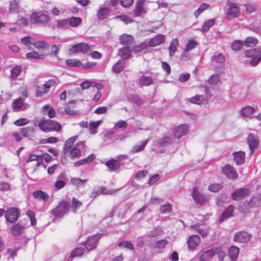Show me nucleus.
<instances>
[{
  "instance_id": "c85d7f7f",
  "label": "nucleus",
  "mask_w": 261,
  "mask_h": 261,
  "mask_svg": "<svg viewBox=\"0 0 261 261\" xmlns=\"http://www.w3.org/2000/svg\"><path fill=\"white\" fill-rule=\"evenodd\" d=\"M133 37L129 35L123 34L119 37V41L121 44L123 45H130L133 43Z\"/></svg>"
},
{
  "instance_id": "39448f33",
  "label": "nucleus",
  "mask_w": 261,
  "mask_h": 261,
  "mask_svg": "<svg viewBox=\"0 0 261 261\" xmlns=\"http://www.w3.org/2000/svg\"><path fill=\"white\" fill-rule=\"evenodd\" d=\"M69 208L68 202L65 200H62L58 205L51 211V213L56 218H61L67 213Z\"/></svg>"
},
{
  "instance_id": "a19ab883",
  "label": "nucleus",
  "mask_w": 261,
  "mask_h": 261,
  "mask_svg": "<svg viewBox=\"0 0 261 261\" xmlns=\"http://www.w3.org/2000/svg\"><path fill=\"white\" fill-rule=\"evenodd\" d=\"M245 8V11L248 14H251L255 12L257 10L256 5L252 3L245 4L242 5Z\"/></svg>"
},
{
  "instance_id": "2eb2a0df",
  "label": "nucleus",
  "mask_w": 261,
  "mask_h": 261,
  "mask_svg": "<svg viewBox=\"0 0 261 261\" xmlns=\"http://www.w3.org/2000/svg\"><path fill=\"white\" fill-rule=\"evenodd\" d=\"M250 239V235L245 231H240L236 233L234 236V241L240 243H246Z\"/></svg>"
},
{
  "instance_id": "3c124183",
  "label": "nucleus",
  "mask_w": 261,
  "mask_h": 261,
  "mask_svg": "<svg viewBox=\"0 0 261 261\" xmlns=\"http://www.w3.org/2000/svg\"><path fill=\"white\" fill-rule=\"evenodd\" d=\"M101 123V121H97L95 122H90L89 123V129L91 134H95L97 128L100 125Z\"/></svg>"
},
{
  "instance_id": "680f3d73",
  "label": "nucleus",
  "mask_w": 261,
  "mask_h": 261,
  "mask_svg": "<svg viewBox=\"0 0 261 261\" xmlns=\"http://www.w3.org/2000/svg\"><path fill=\"white\" fill-rule=\"evenodd\" d=\"M27 215L30 218L31 224L32 226H35L36 225V220L35 218V214L34 212L29 210L27 212Z\"/></svg>"
},
{
  "instance_id": "603ef678",
  "label": "nucleus",
  "mask_w": 261,
  "mask_h": 261,
  "mask_svg": "<svg viewBox=\"0 0 261 261\" xmlns=\"http://www.w3.org/2000/svg\"><path fill=\"white\" fill-rule=\"evenodd\" d=\"M244 45V42L240 40H235L232 43L231 47L232 50L237 51L241 49Z\"/></svg>"
},
{
  "instance_id": "2f4dec72",
  "label": "nucleus",
  "mask_w": 261,
  "mask_h": 261,
  "mask_svg": "<svg viewBox=\"0 0 261 261\" xmlns=\"http://www.w3.org/2000/svg\"><path fill=\"white\" fill-rule=\"evenodd\" d=\"M65 179V175L64 173L60 174L58 177V180L55 182L54 186L56 189L60 190L66 185V182L61 179Z\"/></svg>"
},
{
  "instance_id": "5fc2aeb1",
  "label": "nucleus",
  "mask_w": 261,
  "mask_h": 261,
  "mask_svg": "<svg viewBox=\"0 0 261 261\" xmlns=\"http://www.w3.org/2000/svg\"><path fill=\"white\" fill-rule=\"evenodd\" d=\"M168 244V241L167 240L165 239H162L156 241L154 243V247L159 249H163L167 246Z\"/></svg>"
},
{
  "instance_id": "cd10ccee",
  "label": "nucleus",
  "mask_w": 261,
  "mask_h": 261,
  "mask_svg": "<svg viewBox=\"0 0 261 261\" xmlns=\"http://www.w3.org/2000/svg\"><path fill=\"white\" fill-rule=\"evenodd\" d=\"M228 255L231 261H236L239 253V248L232 246L228 249Z\"/></svg>"
},
{
  "instance_id": "1a4fd4ad",
  "label": "nucleus",
  "mask_w": 261,
  "mask_h": 261,
  "mask_svg": "<svg viewBox=\"0 0 261 261\" xmlns=\"http://www.w3.org/2000/svg\"><path fill=\"white\" fill-rule=\"evenodd\" d=\"M250 192V190L248 188H240L232 193L231 198L233 200L239 201L248 195Z\"/></svg>"
},
{
  "instance_id": "6e6d98bb",
  "label": "nucleus",
  "mask_w": 261,
  "mask_h": 261,
  "mask_svg": "<svg viewBox=\"0 0 261 261\" xmlns=\"http://www.w3.org/2000/svg\"><path fill=\"white\" fill-rule=\"evenodd\" d=\"M85 252V248L83 247H77L75 248L71 254V257L81 256Z\"/></svg>"
},
{
  "instance_id": "e433bc0d",
  "label": "nucleus",
  "mask_w": 261,
  "mask_h": 261,
  "mask_svg": "<svg viewBox=\"0 0 261 261\" xmlns=\"http://www.w3.org/2000/svg\"><path fill=\"white\" fill-rule=\"evenodd\" d=\"M215 19H211L205 21L200 30L203 33L208 31V30L215 24Z\"/></svg>"
},
{
  "instance_id": "052dcab7",
  "label": "nucleus",
  "mask_w": 261,
  "mask_h": 261,
  "mask_svg": "<svg viewBox=\"0 0 261 261\" xmlns=\"http://www.w3.org/2000/svg\"><path fill=\"white\" fill-rule=\"evenodd\" d=\"M119 247H123L132 250H134V245L128 241H122L119 244Z\"/></svg>"
},
{
  "instance_id": "f3484780",
  "label": "nucleus",
  "mask_w": 261,
  "mask_h": 261,
  "mask_svg": "<svg viewBox=\"0 0 261 261\" xmlns=\"http://www.w3.org/2000/svg\"><path fill=\"white\" fill-rule=\"evenodd\" d=\"M208 97L203 95H196L191 98H188V101L192 103L201 105L207 101Z\"/></svg>"
},
{
  "instance_id": "423d86ee",
  "label": "nucleus",
  "mask_w": 261,
  "mask_h": 261,
  "mask_svg": "<svg viewBox=\"0 0 261 261\" xmlns=\"http://www.w3.org/2000/svg\"><path fill=\"white\" fill-rule=\"evenodd\" d=\"M49 20V17L47 13L42 12H34L30 17V21L32 23L43 24Z\"/></svg>"
},
{
  "instance_id": "a878e982",
  "label": "nucleus",
  "mask_w": 261,
  "mask_h": 261,
  "mask_svg": "<svg viewBox=\"0 0 261 261\" xmlns=\"http://www.w3.org/2000/svg\"><path fill=\"white\" fill-rule=\"evenodd\" d=\"M19 132L24 137L33 136L35 129L33 126H27L19 129Z\"/></svg>"
},
{
  "instance_id": "aec40b11",
  "label": "nucleus",
  "mask_w": 261,
  "mask_h": 261,
  "mask_svg": "<svg viewBox=\"0 0 261 261\" xmlns=\"http://www.w3.org/2000/svg\"><path fill=\"white\" fill-rule=\"evenodd\" d=\"M105 165L108 167L110 171H117L119 169L120 167V163L119 161L113 159L106 161Z\"/></svg>"
},
{
  "instance_id": "6e6552de",
  "label": "nucleus",
  "mask_w": 261,
  "mask_h": 261,
  "mask_svg": "<svg viewBox=\"0 0 261 261\" xmlns=\"http://www.w3.org/2000/svg\"><path fill=\"white\" fill-rule=\"evenodd\" d=\"M101 234H97L92 236L84 243V245L88 251L94 249L97 246L98 240L101 238Z\"/></svg>"
},
{
  "instance_id": "f8f14e48",
  "label": "nucleus",
  "mask_w": 261,
  "mask_h": 261,
  "mask_svg": "<svg viewBox=\"0 0 261 261\" xmlns=\"http://www.w3.org/2000/svg\"><path fill=\"white\" fill-rule=\"evenodd\" d=\"M200 238L197 235L191 236L187 240L189 250H194L199 244Z\"/></svg>"
},
{
  "instance_id": "c756f323",
  "label": "nucleus",
  "mask_w": 261,
  "mask_h": 261,
  "mask_svg": "<svg viewBox=\"0 0 261 261\" xmlns=\"http://www.w3.org/2000/svg\"><path fill=\"white\" fill-rule=\"evenodd\" d=\"M152 84L153 81L149 76H142L139 80V85L140 87L149 86Z\"/></svg>"
},
{
  "instance_id": "473e14b6",
  "label": "nucleus",
  "mask_w": 261,
  "mask_h": 261,
  "mask_svg": "<svg viewBox=\"0 0 261 261\" xmlns=\"http://www.w3.org/2000/svg\"><path fill=\"white\" fill-rule=\"evenodd\" d=\"M119 56L122 58L123 60L128 58L131 55V50L128 46L124 47L119 50Z\"/></svg>"
},
{
  "instance_id": "13d9d810",
  "label": "nucleus",
  "mask_w": 261,
  "mask_h": 261,
  "mask_svg": "<svg viewBox=\"0 0 261 261\" xmlns=\"http://www.w3.org/2000/svg\"><path fill=\"white\" fill-rule=\"evenodd\" d=\"M215 255L217 254L219 257V261H223L225 256V253L220 247H215Z\"/></svg>"
},
{
  "instance_id": "79ce46f5",
  "label": "nucleus",
  "mask_w": 261,
  "mask_h": 261,
  "mask_svg": "<svg viewBox=\"0 0 261 261\" xmlns=\"http://www.w3.org/2000/svg\"><path fill=\"white\" fill-rule=\"evenodd\" d=\"M57 26L58 28L66 29L69 28V21L68 19H64L57 21Z\"/></svg>"
},
{
  "instance_id": "bb28decb",
  "label": "nucleus",
  "mask_w": 261,
  "mask_h": 261,
  "mask_svg": "<svg viewBox=\"0 0 261 261\" xmlns=\"http://www.w3.org/2000/svg\"><path fill=\"white\" fill-rule=\"evenodd\" d=\"M33 196L36 199L43 200L44 201H47L49 198V195L47 193L41 190L34 191L33 193Z\"/></svg>"
},
{
  "instance_id": "37998d69",
  "label": "nucleus",
  "mask_w": 261,
  "mask_h": 261,
  "mask_svg": "<svg viewBox=\"0 0 261 261\" xmlns=\"http://www.w3.org/2000/svg\"><path fill=\"white\" fill-rule=\"evenodd\" d=\"M21 71V67L17 65L14 67L11 70V76L12 79H15L20 74Z\"/></svg>"
},
{
  "instance_id": "49530a36",
  "label": "nucleus",
  "mask_w": 261,
  "mask_h": 261,
  "mask_svg": "<svg viewBox=\"0 0 261 261\" xmlns=\"http://www.w3.org/2000/svg\"><path fill=\"white\" fill-rule=\"evenodd\" d=\"M148 43L146 42H142L140 44H139L137 45H135L133 48V51L134 53H139L147 47Z\"/></svg>"
},
{
  "instance_id": "8fccbe9b",
  "label": "nucleus",
  "mask_w": 261,
  "mask_h": 261,
  "mask_svg": "<svg viewBox=\"0 0 261 261\" xmlns=\"http://www.w3.org/2000/svg\"><path fill=\"white\" fill-rule=\"evenodd\" d=\"M172 206L170 203L161 205L160 206V212L162 214H168L172 211Z\"/></svg>"
},
{
  "instance_id": "ddd939ff",
  "label": "nucleus",
  "mask_w": 261,
  "mask_h": 261,
  "mask_svg": "<svg viewBox=\"0 0 261 261\" xmlns=\"http://www.w3.org/2000/svg\"><path fill=\"white\" fill-rule=\"evenodd\" d=\"M215 247L199 253V261H209L215 255Z\"/></svg>"
},
{
  "instance_id": "a18cd8bd",
  "label": "nucleus",
  "mask_w": 261,
  "mask_h": 261,
  "mask_svg": "<svg viewBox=\"0 0 261 261\" xmlns=\"http://www.w3.org/2000/svg\"><path fill=\"white\" fill-rule=\"evenodd\" d=\"M65 63L69 67H80L82 65V62L76 59L66 60Z\"/></svg>"
},
{
  "instance_id": "9d476101",
  "label": "nucleus",
  "mask_w": 261,
  "mask_h": 261,
  "mask_svg": "<svg viewBox=\"0 0 261 261\" xmlns=\"http://www.w3.org/2000/svg\"><path fill=\"white\" fill-rule=\"evenodd\" d=\"M192 197L196 204L199 205H202L207 201V198L202 194L200 193L196 188L193 189Z\"/></svg>"
},
{
  "instance_id": "7c9ffc66",
  "label": "nucleus",
  "mask_w": 261,
  "mask_h": 261,
  "mask_svg": "<svg viewBox=\"0 0 261 261\" xmlns=\"http://www.w3.org/2000/svg\"><path fill=\"white\" fill-rule=\"evenodd\" d=\"M110 9L106 7L101 8L97 13V16L98 19L103 20L107 18L109 14Z\"/></svg>"
},
{
  "instance_id": "f704fd0d",
  "label": "nucleus",
  "mask_w": 261,
  "mask_h": 261,
  "mask_svg": "<svg viewBox=\"0 0 261 261\" xmlns=\"http://www.w3.org/2000/svg\"><path fill=\"white\" fill-rule=\"evenodd\" d=\"M82 203L74 197H72L71 204L70 206L71 210L74 213H76L78 208L82 205Z\"/></svg>"
},
{
  "instance_id": "393cba45",
  "label": "nucleus",
  "mask_w": 261,
  "mask_h": 261,
  "mask_svg": "<svg viewBox=\"0 0 261 261\" xmlns=\"http://www.w3.org/2000/svg\"><path fill=\"white\" fill-rule=\"evenodd\" d=\"M95 159L94 154H91L85 159L77 161L74 163V166L78 167L92 162Z\"/></svg>"
},
{
  "instance_id": "b1692460",
  "label": "nucleus",
  "mask_w": 261,
  "mask_h": 261,
  "mask_svg": "<svg viewBox=\"0 0 261 261\" xmlns=\"http://www.w3.org/2000/svg\"><path fill=\"white\" fill-rule=\"evenodd\" d=\"M245 153L243 151L236 152L233 153V160L238 165H241L244 163Z\"/></svg>"
},
{
  "instance_id": "58836bf2",
  "label": "nucleus",
  "mask_w": 261,
  "mask_h": 261,
  "mask_svg": "<svg viewBox=\"0 0 261 261\" xmlns=\"http://www.w3.org/2000/svg\"><path fill=\"white\" fill-rule=\"evenodd\" d=\"M255 111V110L253 107L250 106H247L242 109L241 113L244 116L249 117Z\"/></svg>"
},
{
  "instance_id": "0e129e2a",
  "label": "nucleus",
  "mask_w": 261,
  "mask_h": 261,
  "mask_svg": "<svg viewBox=\"0 0 261 261\" xmlns=\"http://www.w3.org/2000/svg\"><path fill=\"white\" fill-rule=\"evenodd\" d=\"M48 91L46 89L44 86L42 85V86H38L36 88V95L37 97H40L43 95L44 94L47 93Z\"/></svg>"
},
{
  "instance_id": "0eeeda50",
  "label": "nucleus",
  "mask_w": 261,
  "mask_h": 261,
  "mask_svg": "<svg viewBox=\"0 0 261 261\" xmlns=\"http://www.w3.org/2000/svg\"><path fill=\"white\" fill-rule=\"evenodd\" d=\"M247 143L250 150V154L251 155L254 152V150L258 147L259 140L257 136L252 133H249L247 139Z\"/></svg>"
},
{
  "instance_id": "a211bd4d",
  "label": "nucleus",
  "mask_w": 261,
  "mask_h": 261,
  "mask_svg": "<svg viewBox=\"0 0 261 261\" xmlns=\"http://www.w3.org/2000/svg\"><path fill=\"white\" fill-rule=\"evenodd\" d=\"M165 38L166 37L164 35H158L148 42V45L151 47L159 45L165 41Z\"/></svg>"
},
{
  "instance_id": "f257e3e1",
  "label": "nucleus",
  "mask_w": 261,
  "mask_h": 261,
  "mask_svg": "<svg viewBox=\"0 0 261 261\" xmlns=\"http://www.w3.org/2000/svg\"><path fill=\"white\" fill-rule=\"evenodd\" d=\"M38 126L44 132H58L60 130L61 127L59 123L50 119L40 121L38 123Z\"/></svg>"
},
{
  "instance_id": "774afa93",
  "label": "nucleus",
  "mask_w": 261,
  "mask_h": 261,
  "mask_svg": "<svg viewBox=\"0 0 261 261\" xmlns=\"http://www.w3.org/2000/svg\"><path fill=\"white\" fill-rule=\"evenodd\" d=\"M33 45L37 49H44L47 45V43L44 41H33Z\"/></svg>"
},
{
  "instance_id": "dca6fc26",
  "label": "nucleus",
  "mask_w": 261,
  "mask_h": 261,
  "mask_svg": "<svg viewBox=\"0 0 261 261\" xmlns=\"http://www.w3.org/2000/svg\"><path fill=\"white\" fill-rule=\"evenodd\" d=\"M189 130V127L187 125H180L175 127L173 130L174 136L179 138L186 135Z\"/></svg>"
},
{
  "instance_id": "c03bdc74",
  "label": "nucleus",
  "mask_w": 261,
  "mask_h": 261,
  "mask_svg": "<svg viewBox=\"0 0 261 261\" xmlns=\"http://www.w3.org/2000/svg\"><path fill=\"white\" fill-rule=\"evenodd\" d=\"M147 142L148 140H146L143 143H142L141 144L136 145L134 146L131 150V152L136 153L142 151L144 149L146 145L147 144Z\"/></svg>"
},
{
  "instance_id": "c9c22d12",
  "label": "nucleus",
  "mask_w": 261,
  "mask_h": 261,
  "mask_svg": "<svg viewBox=\"0 0 261 261\" xmlns=\"http://www.w3.org/2000/svg\"><path fill=\"white\" fill-rule=\"evenodd\" d=\"M258 43L257 39L253 37H247L244 42V45L248 47H252L255 46Z\"/></svg>"
},
{
  "instance_id": "ea45409f",
  "label": "nucleus",
  "mask_w": 261,
  "mask_h": 261,
  "mask_svg": "<svg viewBox=\"0 0 261 261\" xmlns=\"http://www.w3.org/2000/svg\"><path fill=\"white\" fill-rule=\"evenodd\" d=\"M225 58L222 54H217L212 57L211 61L217 64H222L225 62Z\"/></svg>"
},
{
  "instance_id": "69168bd1",
  "label": "nucleus",
  "mask_w": 261,
  "mask_h": 261,
  "mask_svg": "<svg viewBox=\"0 0 261 261\" xmlns=\"http://www.w3.org/2000/svg\"><path fill=\"white\" fill-rule=\"evenodd\" d=\"M23 99L21 97L14 100L13 102V107L14 109L19 110L21 108L23 105Z\"/></svg>"
},
{
  "instance_id": "bf43d9fd",
  "label": "nucleus",
  "mask_w": 261,
  "mask_h": 261,
  "mask_svg": "<svg viewBox=\"0 0 261 261\" xmlns=\"http://www.w3.org/2000/svg\"><path fill=\"white\" fill-rule=\"evenodd\" d=\"M142 3L140 2H138L136 4L134 11V13L136 16H138L142 13H144V11L142 9Z\"/></svg>"
},
{
  "instance_id": "9b49d317",
  "label": "nucleus",
  "mask_w": 261,
  "mask_h": 261,
  "mask_svg": "<svg viewBox=\"0 0 261 261\" xmlns=\"http://www.w3.org/2000/svg\"><path fill=\"white\" fill-rule=\"evenodd\" d=\"M90 49V46L86 43H77L74 44L72 47V52L74 54L78 53L85 54Z\"/></svg>"
},
{
  "instance_id": "72a5a7b5",
  "label": "nucleus",
  "mask_w": 261,
  "mask_h": 261,
  "mask_svg": "<svg viewBox=\"0 0 261 261\" xmlns=\"http://www.w3.org/2000/svg\"><path fill=\"white\" fill-rule=\"evenodd\" d=\"M178 44V40L177 38H174L171 41L170 46L169 47V55L170 57L174 56L176 49L177 46Z\"/></svg>"
},
{
  "instance_id": "09e8293b",
  "label": "nucleus",
  "mask_w": 261,
  "mask_h": 261,
  "mask_svg": "<svg viewBox=\"0 0 261 261\" xmlns=\"http://www.w3.org/2000/svg\"><path fill=\"white\" fill-rule=\"evenodd\" d=\"M163 232V229L159 227H156L150 231L148 233V237H156L162 234Z\"/></svg>"
},
{
  "instance_id": "4c0bfd02",
  "label": "nucleus",
  "mask_w": 261,
  "mask_h": 261,
  "mask_svg": "<svg viewBox=\"0 0 261 261\" xmlns=\"http://www.w3.org/2000/svg\"><path fill=\"white\" fill-rule=\"evenodd\" d=\"M125 62L123 60H119L113 67V71L115 73H119L122 71L124 68Z\"/></svg>"
},
{
  "instance_id": "338daca9",
  "label": "nucleus",
  "mask_w": 261,
  "mask_h": 261,
  "mask_svg": "<svg viewBox=\"0 0 261 261\" xmlns=\"http://www.w3.org/2000/svg\"><path fill=\"white\" fill-rule=\"evenodd\" d=\"M71 182L73 185L77 186H83L87 182V180H83L79 178H73L71 180Z\"/></svg>"
},
{
  "instance_id": "864d4df0",
  "label": "nucleus",
  "mask_w": 261,
  "mask_h": 261,
  "mask_svg": "<svg viewBox=\"0 0 261 261\" xmlns=\"http://www.w3.org/2000/svg\"><path fill=\"white\" fill-rule=\"evenodd\" d=\"M209 6L210 5L207 3L202 4L200 6L199 8L194 12V15L195 16L196 18H197L202 12L206 10L209 7Z\"/></svg>"
},
{
  "instance_id": "412c9836",
  "label": "nucleus",
  "mask_w": 261,
  "mask_h": 261,
  "mask_svg": "<svg viewBox=\"0 0 261 261\" xmlns=\"http://www.w3.org/2000/svg\"><path fill=\"white\" fill-rule=\"evenodd\" d=\"M24 227L20 225L19 223L13 224L10 229L11 234L15 237L19 236L22 232Z\"/></svg>"
},
{
  "instance_id": "de8ad7c7",
  "label": "nucleus",
  "mask_w": 261,
  "mask_h": 261,
  "mask_svg": "<svg viewBox=\"0 0 261 261\" xmlns=\"http://www.w3.org/2000/svg\"><path fill=\"white\" fill-rule=\"evenodd\" d=\"M69 26L76 27L78 26L81 22V19L80 17H72L68 18Z\"/></svg>"
},
{
  "instance_id": "20e7f679",
  "label": "nucleus",
  "mask_w": 261,
  "mask_h": 261,
  "mask_svg": "<svg viewBox=\"0 0 261 261\" xmlns=\"http://www.w3.org/2000/svg\"><path fill=\"white\" fill-rule=\"evenodd\" d=\"M20 215V211L15 207L9 208L5 212V217L7 222L14 223L18 219Z\"/></svg>"
},
{
  "instance_id": "4468645a",
  "label": "nucleus",
  "mask_w": 261,
  "mask_h": 261,
  "mask_svg": "<svg viewBox=\"0 0 261 261\" xmlns=\"http://www.w3.org/2000/svg\"><path fill=\"white\" fill-rule=\"evenodd\" d=\"M223 173L225 174L227 177L230 179H233L237 177L238 175L236 170L229 165H225L222 169Z\"/></svg>"
},
{
  "instance_id": "4be33fe9",
  "label": "nucleus",
  "mask_w": 261,
  "mask_h": 261,
  "mask_svg": "<svg viewBox=\"0 0 261 261\" xmlns=\"http://www.w3.org/2000/svg\"><path fill=\"white\" fill-rule=\"evenodd\" d=\"M249 207H256L261 205V194H257L252 196L248 201Z\"/></svg>"
},
{
  "instance_id": "7ed1b4c3",
  "label": "nucleus",
  "mask_w": 261,
  "mask_h": 261,
  "mask_svg": "<svg viewBox=\"0 0 261 261\" xmlns=\"http://www.w3.org/2000/svg\"><path fill=\"white\" fill-rule=\"evenodd\" d=\"M227 9L226 12V18L228 19H232L240 15V8L239 5L231 2L227 1Z\"/></svg>"
},
{
  "instance_id": "5701e85b",
  "label": "nucleus",
  "mask_w": 261,
  "mask_h": 261,
  "mask_svg": "<svg viewBox=\"0 0 261 261\" xmlns=\"http://www.w3.org/2000/svg\"><path fill=\"white\" fill-rule=\"evenodd\" d=\"M190 229L199 233L203 238L206 237L208 233V230L207 228H202L201 226L198 224L191 226Z\"/></svg>"
},
{
  "instance_id": "e2e57ef3",
  "label": "nucleus",
  "mask_w": 261,
  "mask_h": 261,
  "mask_svg": "<svg viewBox=\"0 0 261 261\" xmlns=\"http://www.w3.org/2000/svg\"><path fill=\"white\" fill-rule=\"evenodd\" d=\"M222 186L220 184H213L208 186L209 191L213 192H217L221 190Z\"/></svg>"
},
{
  "instance_id": "6ab92c4d",
  "label": "nucleus",
  "mask_w": 261,
  "mask_h": 261,
  "mask_svg": "<svg viewBox=\"0 0 261 261\" xmlns=\"http://www.w3.org/2000/svg\"><path fill=\"white\" fill-rule=\"evenodd\" d=\"M234 206L232 205H229L224 211L223 213L221 214L220 218L219 221L222 223L223 221H225L229 218L231 217L234 211Z\"/></svg>"
},
{
  "instance_id": "4d7b16f0",
  "label": "nucleus",
  "mask_w": 261,
  "mask_h": 261,
  "mask_svg": "<svg viewBox=\"0 0 261 261\" xmlns=\"http://www.w3.org/2000/svg\"><path fill=\"white\" fill-rule=\"evenodd\" d=\"M220 81V78L218 74L212 75L208 80V83L210 84L216 85Z\"/></svg>"
},
{
  "instance_id": "f03ea898",
  "label": "nucleus",
  "mask_w": 261,
  "mask_h": 261,
  "mask_svg": "<svg viewBox=\"0 0 261 261\" xmlns=\"http://www.w3.org/2000/svg\"><path fill=\"white\" fill-rule=\"evenodd\" d=\"M245 54L246 57L251 58L249 63L252 67L256 66L261 61V49L260 48L247 50Z\"/></svg>"
}]
</instances>
